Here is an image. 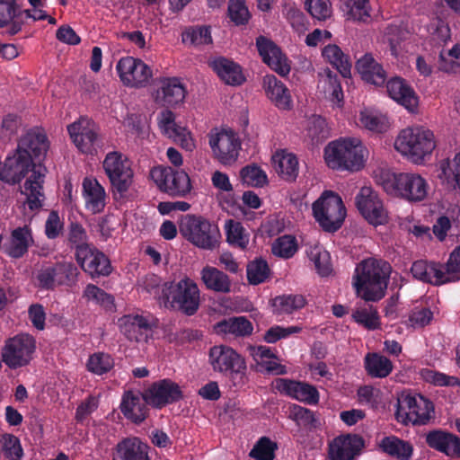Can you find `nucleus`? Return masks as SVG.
Wrapping results in <instances>:
<instances>
[{"label":"nucleus","mask_w":460,"mask_h":460,"mask_svg":"<svg viewBox=\"0 0 460 460\" xmlns=\"http://www.w3.org/2000/svg\"><path fill=\"white\" fill-rule=\"evenodd\" d=\"M356 69L363 81L375 86H383L387 75L383 66L379 64L371 53H366L356 62Z\"/></svg>","instance_id":"nucleus-31"},{"label":"nucleus","mask_w":460,"mask_h":460,"mask_svg":"<svg viewBox=\"0 0 460 460\" xmlns=\"http://www.w3.org/2000/svg\"><path fill=\"white\" fill-rule=\"evenodd\" d=\"M227 12L231 22L236 26L246 25L251 17L243 0H230Z\"/></svg>","instance_id":"nucleus-58"},{"label":"nucleus","mask_w":460,"mask_h":460,"mask_svg":"<svg viewBox=\"0 0 460 460\" xmlns=\"http://www.w3.org/2000/svg\"><path fill=\"white\" fill-rule=\"evenodd\" d=\"M226 241L233 246L241 249L246 248L249 238L242 223L234 219H228L225 224Z\"/></svg>","instance_id":"nucleus-48"},{"label":"nucleus","mask_w":460,"mask_h":460,"mask_svg":"<svg viewBox=\"0 0 460 460\" xmlns=\"http://www.w3.org/2000/svg\"><path fill=\"white\" fill-rule=\"evenodd\" d=\"M364 367L367 375L375 378L388 376L394 368L389 358L376 352L367 353L365 356Z\"/></svg>","instance_id":"nucleus-41"},{"label":"nucleus","mask_w":460,"mask_h":460,"mask_svg":"<svg viewBox=\"0 0 460 460\" xmlns=\"http://www.w3.org/2000/svg\"><path fill=\"white\" fill-rule=\"evenodd\" d=\"M154 99L157 105L166 108H176L183 103L186 97V88L177 77H161L157 80Z\"/></svg>","instance_id":"nucleus-20"},{"label":"nucleus","mask_w":460,"mask_h":460,"mask_svg":"<svg viewBox=\"0 0 460 460\" xmlns=\"http://www.w3.org/2000/svg\"><path fill=\"white\" fill-rule=\"evenodd\" d=\"M58 286L72 288L76 285L80 274L72 261H58L53 264Z\"/></svg>","instance_id":"nucleus-45"},{"label":"nucleus","mask_w":460,"mask_h":460,"mask_svg":"<svg viewBox=\"0 0 460 460\" xmlns=\"http://www.w3.org/2000/svg\"><path fill=\"white\" fill-rule=\"evenodd\" d=\"M391 266L387 261L367 259L357 265L352 286L358 296L367 302H377L385 296Z\"/></svg>","instance_id":"nucleus-1"},{"label":"nucleus","mask_w":460,"mask_h":460,"mask_svg":"<svg viewBox=\"0 0 460 460\" xmlns=\"http://www.w3.org/2000/svg\"><path fill=\"white\" fill-rule=\"evenodd\" d=\"M182 398L180 385L169 378L153 382L142 392V399L154 409H162Z\"/></svg>","instance_id":"nucleus-14"},{"label":"nucleus","mask_w":460,"mask_h":460,"mask_svg":"<svg viewBox=\"0 0 460 460\" xmlns=\"http://www.w3.org/2000/svg\"><path fill=\"white\" fill-rule=\"evenodd\" d=\"M36 352V340L29 333H18L4 341L2 361L11 369L28 366Z\"/></svg>","instance_id":"nucleus-11"},{"label":"nucleus","mask_w":460,"mask_h":460,"mask_svg":"<svg viewBox=\"0 0 460 460\" xmlns=\"http://www.w3.org/2000/svg\"><path fill=\"white\" fill-rule=\"evenodd\" d=\"M434 414L431 401L420 394L402 393L397 400L395 419L405 425L427 424Z\"/></svg>","instance_id":"nucleus-10"},{"label":"nucleus","mask_w":460,"mask_h":460,"mask_svg":"<svg viewBox=\"0 0 460 460\" xmlns=\"http://www.w3.org/2000/svg\"><path fill=\"white\" fill-rule=\"evenodd\" d=\"M67 241L70 247L75 249V253L82 248L90 247L93 243L88 242L85 228L77 222H71L68 226Z\"/></svg>","instance_id":"nucleus-49"},{"label":"nucleus","mask_w":460,"mask_h":460,"mask_svg":"<svg viewBox=\"0 0 460 460\" xmlns=\"http://www.w3.org/2000/svg\"><path fill=\"white\" fill-rule=\"evenodd\" d=\"M355 204L362 217L372 226L387 222V212L377 193L370 187H362L355 198Z\"/></svg>","instance_id":"nucleus-17"},{"label":"nucleus","mask_w":460,"mask_h":460,"mask_svg":"<svg viewBox=\"0 0 460 460\" xmlns=\"http://www.w3.org/2000/svg\"><path fill=\"white\" fill-rule=\"evenodd\" d=\"M365 447V439L358 434H341L328 445L330 460H355Z\"/></svg>","instance_id":"nucleus-19"},{"label":"nucleus","mask_w":460,"mask_h":460,"mask_svg":"<svg viewBox=\"0 0 460 460\" xmlns=\"http://www.w3.org/2000/svg\"><path fill=\"white\" fill-rule=\"evenodd\" d=\"M208 144L214 157L224 165L234 164L239 156L241 142L231 129L213 128L208 134Z\"/></svg>","instance_id":"nucleus-12"},{"label":"nucleus","mask_w":460,"mask_h":460,"mask_svg":"<svg viewBox=\"0 0 460 460\" xmlns=\"http://www.w3.org/2000/svg\"><path fill=\"white\" fill-rule=\"evenodd\" d=\"M147 405L148 403L142 399V392L128 390L122 395L120 410L127 419L139 424L148 415Z\"/></svg>","instance_id":"nucleus-28"},{"label":"nucleus","mask_w":460,"mask_h":460,"mask_svg":"<svg viewBox=\"0 0 460 460\" xmlns=\"http://www.w3.org/2000/svg\"><path fill=\"white\" fill-rule=\"evenodd\" d=\"M293 420L299 426L305 428H315L317 420L314 417V412L305 407L294 404L290 408V416Z\"/></svg>","instance_id":"nucleus-62"},{"label":"nucleus","mask_w":460,"mask_h":460,"mask_svg":"<svg viewBox=\"0 0 460 460\" xmlns=\"http://www.w3.org/2000/svg\"><path fill=\"white\" fill-rule=\"evenodd\" d=\"M208 362L212 369L223 376H228L234 386L245 384V359L234 349L226 345H216L210 348Z\"/></svg>","instance_id":"nucleus-5"},{"label":"nucleus","mask_w":460,"mask_h":460,"mask_svg":"<svg viewBox=\"0 0 460 460\" xmlns=\"http://www.w3.org/2000/svg\"><path fill=\"white\" fill-rule=\"evenodd\" d=\"M360 121L364 128L372 132L382 133L388 128L386 118L379 114H374L368 111L361 112Z\"/></svg>","instance_id":"nucleus-59"},{"label":"nucleus","mask_w":460,"mask_h":460,"mask_svg":"<svg viewBox=\"0 0 460 460\" xmlns=\"http://www.w3.org/2000/svg\"><path fill=\"white\" fill-rule=\"evenodd\" d=\"M181 41L194 47L210 44L211 28L208 25L189 26L181 33Z\"/></svg>","instance_id":"nucleus-44"},{"label":"nucleus","mask_w":460,"mask_h":460,"mask_svg":"<svg viewBox=\"0 0 460 460\" xmlns=\"http://www.w3.org/2000/svg\"><path fill=\"white\" fill-rule=\"evenodd\" d=\"M347 19L367 22L370 18L369 0H346Z\"/></svg>","instance_id":"nucleus-50"},{"label":"nucleus","mask_w":460,"mask_h":460,"mask_svg":"<svg viewBox=\"0 0 460 460\" xmlns=\"http://www.w3.org/2000/svg\"><path fill=\"white\" fill-rule=\"evenodd\" d=\"M18 5L15 0H0V28L7 27L9 35L17 34L22 27L18 20Z\"/></svg>","instance_id":"nucleus-39"},{"label":"nucleus","mask_w":460,"mask_h":460,"mask_svg":"<svg viewBox=\"0 0 460 460\" xmlns=\"http://www.w3.org/2000/svg\"><path fill=\"white\" fill-rule=\"evenodd\" d=\"M277 449L276 442L268 437H261L253 446L249 456L255 460H274Z\"/></svg>","instance_id":"nucleus-52"},{"label":"nucleus","mask_w":460,"mask_h":460,"mask_svg":"<svg viewBox=\"0 0 460 460\" xmlns=\"http://www.w3.org/2000/svg\"><path fill=\"white\" fill-rule=\"evenodd\" d=\"M162 296L170 302L172 308L185 315L191 316L199 307V289L190 279H181L177 283H165L162 289Z\"/></svg>","instance_id":"nucleus-9"},{"label":"nucleus","mask_w":460,"mask_h":460,"mask_svg":"<svg viewBox=\"0 0 460 460\" xmlns=\"http://www.w3.org/2000/svg\"><path fill=\"white\" fill-rule=\"evenodd\" d=\"M200 275L208 289L224 294L231 291L232 283L229 277L217 268L208 265L202 269Z\"/></svg>","instance_id":"nucleus-38"},{"label":"nucleus","mask_w":460,"mask_h":460,"mask_svg":"<svg viewBox=\"0 0 460 460\" xmlns=\"http://www.w3.org/2000/svg\"><path fill=\"white\" fill-rule=\"evenodd\" d=\"M240 177L244 184L262 187L267 183L265 172L256 164H249L240 171Z\"/></svg>","instance_id":"nucleus-55"},{"label":"nucleus","mask_w":460,"mask_h":460,"mask_svg":"<svg viewBox=\"0 0 460 460\" xmlns=\"http://www.w3.org/2000/svg\"><path fill=\"white\" fill-rule=\"evenodd\" d=\"M313 214L320 226L329 233L338 231L346 217L341 198L331 190L324 191L313 204Z\"/></svg>","instance_id":"nucleus-8"},{"label":"nucleus","mask_w":460,"mask_h":460,"mask_svg":"<svg viewBox=\"0 0 460 460\" xmlns=\"http://www.w3.org/2000/svg\"><path fill=\"white\" fill-rule=\"evenodd\" d=\"M301 331L302 327L296 325L288 327L274 325L266 331L263 340L267 343H275L281 339H286L293 334L299 333Z\"/></svg>","instance_id":"nucleus-61"},{"label":"nucleus","mask_w":460,"mask_h":460,"mask_svg":"<svg viewBox=\"0 0 460 460\" xmlns=\"http://www.w3.org/2000/svg\"><path fill=\"white\" fill-rule=\"evenodd\" d=\"M446 283L460 280V244L449 254L446 263H442Z\"/></svg>","instance_id":"nucleus-56"},{"label":"nucleus","mask_w":460,"mask_h":460,"mask_svg":"<svg viewBox=\"0 0 460 460\" xmlns=\"http://www.w3.org/2000/svg\"><path fill=\"white\" fill-rule=\"evenodd\" d=\"M102 168L110 181L114 199L125 198L134 178V172L127 156L119 151L109 152L102 161Z\"/></svg>","instance_id":"nucleus-7"},{"label":"nucleus","mask_w":460,"mask_h":460,"mask_svg":"<svg viewBox=\"0 0 460 460\" xmlns=\"http://www.w3.org/2000/svg\"><path fill=\"white\" fill-rule=\"evenodd\" d=\"M72 142L84 155H96L99 147V135L95 124L87 119H80L67 126Z\"/></svg>","instance_id":"nucleus-18"},{"label":"nucleus","mask_w":460,"mask_h":460,"mask_svg":"<svg viewBox=\"0 0 460 460\" xmlns=\"http://www.w3.org/2000/svg\"><path fill=\"white\" fill-rule=\"evenodd\" d=\"M305 5L308 13L319 21H325L332 15L330 0H305Z\"/></svg>","instance_id":"nucleus-60"},{"label":"nucleus","mask_w":460,"mask_h":460,"mask_svg":"<svg viewBox=\"0 0 460 460\" xmlns=\"http://www.w3.org/2000/svg\"><path fill=\"white\" fill-rule=\"evenodd\" d=\"M366 149L358 138H340L324 148L327 165L334 170L358 171L364 166Z\"/></svg>","instance_id":"nucleus-3"},{"label":"nucleus","mask_w":460,"mask_h":460,"mask_svg":"<svg viewBox=\"0 0 460 460\" xmlns=\"http://www.w3.org/2000/svg\"><path fill=\"white\" fill-rule=\"evenodd\" d=\"M273 387L279 394L307 404H317L319 402L317 389L305 382L279 377L274 380Z\"/></svg>","instance_id":"nucleus-21"},{"label":"nucleus","mask_w":460,"mask_h":460,"mask_svg":"<svg viewBox=\"0 0 460 460\" xmlns=\"http://www.w3.org/2000/svg\"><path fill=\"white\" fill-rule=\"evenodd\" d=\"M40 166L41 165L37 166L30 157L16 150L13 155L6 157L3 164L4 181L9 184L19 183L29 172H32L34 168L39 170Z\"/></svg>","instance_id":"nucleus-24"},{"label":"nucleus","mask_w":460,"mask_h":460,"mask_svg":"<svg viewBox=\"0 0 460 460\" xmlns=\"http://www.w3.org/2000/svg\"><path fill=\"white\" fill-rule=\"evenodd\" d=\"M256 47L262 61L281 76L290 72L287 57L281 49L270 39L260 35L256 38Z\"/></svg>","instance_id":"nucleus-22"},{"label":"nucleus","mask_w":460,"mask_h":460,"mask_svg":"<svg viewBox=\"0 0 460 460\" xmlns=\"http://www.w3.org/2000/svg\"><path fill=\"white\" fill-rule=\"evenodd\" d=\"M49 147L47 136L40 130L31 129L20 139L17 150L30 157L31 161L40 162L46 156Z\"/></svg>","instance_id":"nucleus-27"},{"label":"nucleus","mask_w":460,"mask_h":460,"mask_svg":"<svg viewBox=\"0 0 460 460\" xmlns=\"http://www.w3.org/2000/svg\"><path fill=\"white\" fill-rule=\"evenodd\" d=\"M247 279L252 285L264 282L270 275V268L267 261L261 258L251 261L247 265Z\"/></svg>","instance_id":"nucleus-54"},{"label":"nucleus","mask_w":460,"mask_h":460,"mask_svg":"<svg viewBox=\"0 0 460 460\" xmlns=\"http://www.w3.org/2000/svg\"><path fill=\"white\" fill-rule=\"evenodd\" d=\"M271 250L274 255L289 259L297 251L296 240L294 236L288 234L280 236L274 242Z\"/></svg>","instance_id":"nucleus-57"},{"label":"nucleus","mask_w":460,"mask_h":460,"mask_svg":"<svg viewBox=\"0 0 460 460\" xmlns=\"http://www.w3.org/2000/svg\"><path fill=\"white\" fill-rule=\"evenodd\" d=\"M75 259L82 270L93 279L108 277L113 270L111 260L94 244L81 248L78 253H75Z\"/></svg>","instance_id":"nucleus-16"},{"label":"nucleus","mask_w":460,"mask_h":460,"mask_svg":"<svg viewBox=\"0 0 460 460\" xmlns=\"http://www.w3.org/2000/svg\"><path fill=\"white\" fill-rule=\"evenodd\" d=\"M179 230L186 240L200 249L211 251L218 245L220 232L217 226L201 216H183Z\"/></svg>","instance_id":"nucleus-6"},{"label":"nucleus","mask_w":460,"mask_h":460,"mask_svg":"<svg viewBox=\"0 0 460 460\" xmlns=\"http://www.w3.org/2000/svg\"><path fill=\"white\" fill-rule=\"evenodd\" d=\"M276 170L285 181H296L298 175L297 157L293 154H283L279 159Z\"/></svg>","instance_id":"nucleus-51"},{"label":"nucleus","mask_w":460,"mask_h":460,"mask_svg":"<svg viewBox=\"0 0 460 460\" xmlns=\"http://www.w3.org/2000/svg\"><path fill=\"white\" fill-rule=\"evenodd\" d=\"M306 137L311 140L312 145H318L329 138L330 129L325 119L321 116H313L308 121Z\"/></svg>","instance_id":"nucleus-47"},{"label":"nucleus","mask_w":460,"mask_h":460,"mask_svg":"<svg viewBox=\"0 0 460 460\" xmlns=\"http://www.w3.org/2000/svg\"><path fill=\"white\" fill-rule=\"evenodd\" d=\"M386 91L390 98L403 106L410 112H415L419 105V98L413 88L400 76L386 79Z\"/></svg>","instance_id":"nucleus-25"},{"label":"nucleus","mask_w":460,"mask_h":460,"mask_svg":"<svg viewBox=\"0 0 460 460\" xmlns=\"http://www.w3.org/2000/svg\"><path fill=\"white\" fill-rule=\"evenodd\" d=\"M149 446L137 437L122 438L112 448V460H151Z\"/></svg>","instance_id":"nucleus-26"},{"label":"nucleus","mask_w":460,"mask_h":460,"mask_svg":"<svg viewBox=\"0 0 460 460\" xmlns=\"http://www.w3.org/2000/svg\"><path fill=\"white\" fill-rule=\"evenodd\" d=\"M442 172L447 183L454 189L460 190V153L456 154L452 162L445 167L442 164Z\"/></svg>","instance_id":"nucleus-63"},{"label":"nucleus","mask_w":460,"mask_h":460,"mask_svg":"<svg viewBox=\"0 0 460 460\" xmlns=\"http://www.w3.org/2000/svg\"><path fill=\"white\" fill-rule=\"evenodd\" d=\"M427 445L438 452L449 456H460V438L442 430L434 429L426 434Z\"/></svg>","instance_id":"nucleus-30"},{"label":"nucleus","mask_w":460,"mask_h":460,"mask_svg":"<svg viewBox=\"0 0 460 460\" xmlns=\"http://www.w3.org/2000/svg\"><path fill=\"white\" fill-rule=\"evenodd\" d=\"M116 70L122 84L128 87H146L153 76L148 65L130 56L121 58L116 65Z\"/></svg>","instance_id":"nucleus-15"},{"label":"nucleus","mask_w":460,"mask_h":460,"mask_svg":"<svg viewBox=\"0 0 460 460\" xmlns=\"http://www.w3.org/2000/svg\"><path fill=\"white\" fill-rule=\"evenodd\" d=\"M120 332L130 341L146 342L152 333L149 320L140 314H126L118 320Z\"/></svg>","instance_id":"nucleus-23"},{"label":"nucleus","mask_w":460,"mask_h":460,"mask_svg":"<svg viewBox=\"0 0 460 460\" xmlns=\"http://www.w3.org/2000/svg\"><path fill=\"white\" fill-rule=\"evenodd\" d=\"M151 175L159 189L172 197H185L190 192V179L183 170L159 166L151 171Z\"/></svg>","instance_id":"nucleus-13"},{"label":"nucleus","mask_w":460,"mask_h":460,"mask_svg":"<svg viewBox=\"0 0 460 460\" xmlns=\"http://www.w3.org/2000/svg\"><path fill=\"white\" fill-rule=\"evenodd\" d=\"M45 170L46 169L41 166L39 167V170L34 168L32 173L24 183V190L27 196L26 203L31 211L37 210L42 207V202L40 198L43 196L41 190L45 175L42 171Z\"/></svg>","instance_id":"nucleus-36"},{"label":"nucleus","mask_w":460,"mask_h":460,"mask_svg":"<svg viewBox=\"0 0 460 460\" xmlns=\"http://www.w3.org/2000/svg\"><path fill=\"white\" fill-rule=\"evenodd\" d=\"M352 318L367 330H376L379 326V317L376 310L368 312L366 308L356 309L352 314Z\"/></svg>","instance_id":"nucleus-64"},{"label":"nucleus","mask_w":460,"mask_h":460,"mask_svg":"<svg viewBox=\"0 0 460 460\" xmlns=\"http://www.w3.org/2000/svg\"><path fill=\"white\" fill-rule=\"evenodd\" d=\"M379 447L383 452L400 460H409L413 452L412 445L396 436H387L381 439Z\"/></svg>","instance_id":"nucleus-40"},{"label":"nucleus","mask_w":460,"mask_h":460,"mask_svg":"<svg viewBox=\"0 0 460 460\" xmlns=\"http://www.w3.org/2000/svg\"><path fill=\"white\" fill-rule=\"evenodd\" d=\"M84 296L96 305H99L106 311L115 310L114 296L94 284H88L84 290Z\"/></svg>","instance_id":"nucleus-46"},{"label":"nucleus","mask_w":460,"mask_h":460,"mask_svg":"<svg viewBox=\"0 0 460 460\" xmlns=\"http://www.w3.org/2000/svg\"><path fill=\"white\" fill-rule=\"evenodd\" d=\"M214 330L217 334L245 337L252 334L253 326L245 316H234L217 323L214 326Z\"/></svg>","instance_id":"nucleus-35"},{"label":"nucleus","mask_w":460,"mask_h":460,"mask_svg":"<svg viewBox=\"0 0 460 460\" xmlns=\"http://www.w3.org/2000/svg\"><path fill=\"white\" fill-rule=\"evenodd\" d=\"M306 304L302 295L278 296L272 300L273 312L276 314H289L303 308Z\"/></svg>","instance_id":"nucleus-43"},{"label":"nucleus","mask_w":460,"mask_h":460,"mask_svg":"<svg viewBox=\"0 0 460 460\" xmlns=\"http://www.w3.org/2000/svg\"><path fill=\"white\" fill-rule=\"evenodd\" d=\"M212 67L227 84L240 85L244 81L241 66L226 58H216L212 62Z\"/></svg>","instance_id":"nucleus-37"},{"label":"nucleus","mask_w":460,"mask_h":460,"mask_svg":"<svg viewBox=\"0 0 460 460\" xmlns=\"http://www.w3.org/2000/svg\"><path fill=\"white\" fill-rule=\"evenodd\" d=\"M394 147L413 163L421 164L436 147L435 137L433 132L425 127H409L401 130L395 139Z\"/></svg>","instance_id":"nucleus-4"},{"label":"nucleus","mask_w":460,"mask_h":460,"mask_svg":"<svg viewBox=\"0 0 460 460\" xmlns=\"http://www.w3.org/2000/svg\"><path fill=\"white\" fill-rule=\"evenodd\" d=\"M83 196L85 207L93 214L103 211L106 206L105 189L94 178H84L83 181Z\"/></svg>","instance_id":"nucleus-34"},{"label":"nucleus","mask_w":460,"mask_h":460,"mask_svg":"<svg viewBox=\"0 0 460 460\" xmlns=\"http://www.w3.org/2000/svg\"><path fill=\"white\" fill-rule=\"evenodd\" d=\"M33 243L31 228L19 226L11 232L9 242L4 247V252L12 259L22 258Z\"/></svg>","instance_id":"nucleus-32"},{"label":"nucleus","mask_w":460,"mask_h":460,"mask_svg":"<svg viewBox=\"0 0 460 460\" xmlns=\"http://www.w3.org/2000/svg\"><path fill=\"white\" fill-rule=\"evenodd\" d=\"M322 55L344 78L350 76L351 63L349 58L343 53L339 46L335 44L325 46L323 49Z\"/></svg>","instance_id":"nucleus-42"},{"label":"nucleus","mask_w":460,"mask_h":460,"mask_svg":"<svg viewBox=\"0 0 460 460\" xmlns=\"http://www.w3.org/2000/svg\"><path fill=\"white\" fill-rule=\"evenodd\" d=\"M114 367L113 358L107 353L97 352L89 357L87 369L95 375H103Z\"/></svg>","instance_id":"nucleus-53"},{"label":"nucleus","mask_w":460,"mask_h":460,"mask_svg":"<svg viewBox=\"0 0 460 460\" xmlns=\"http://www.w3.org/2000/svg\"><path fill=\"white\" fill-rule=\"evenodd\" d=\"M263 87L268 98L279 110L289 111L293 107V101L289 89L274 75L263 77Z\"/></svg>","instance_id":"nucleus-29"},{"label":"nucleus","mask_w":460,"mask_h":460,"mask_svg":"<svg viewBox=\"0 0 460 460\" xmlns=\"http://www.w3.org/2000/svg\"><path fill=\"white\" fill-rule=\"evenodd\" d=\"M442 263L419 260L412 263L411 272L414 279L434 286L446 284Z\"/></svg>","instance_id":"nucleus-33"},{"label":"nucleus","mask_w":460,"mask_h":460,"mask_svg":"<svg viewBox=\"0 0 460 460\" xmlns=\"http://www.w3.org/2000/svg\"><path fill=\"white\" fill-rule=\"evenodd\" d=\"M384 190L409 202H420L428 195L429 184L419 173L382 172L379 177Z\"/></svg>","instance_id":"nucleus-2"}]
</instances>
